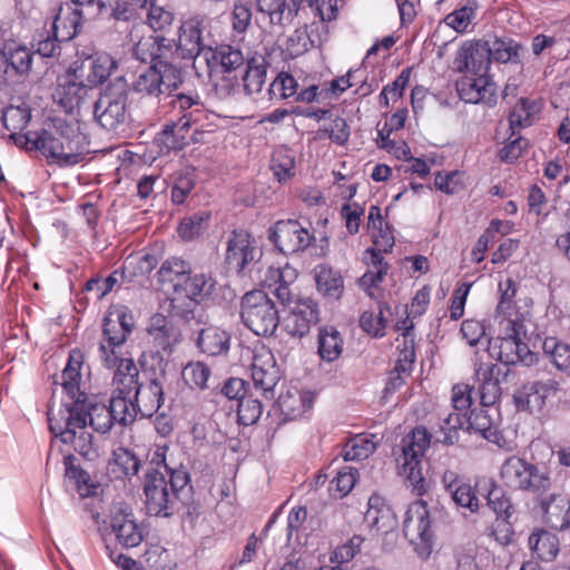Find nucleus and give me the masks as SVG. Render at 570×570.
Returning <instances> with one entry per match:
<instances>
[{
  "mask_svg": "<svg viewBox=\"0 0 570 570\" xmlns=\"http://www.w3.org/2000/svg\"><path fill=\"white\" fill-rule=\"evenodd\" d=\"M214 286V279L205 274H196L194 276L188 274L187 282L178 294V302L180 299L186 301V308L184 311L190 309L193 312V307L196 306L197 302L209 295Z\"/></svg>",
  "mask_w": 570,
  "mask_h": 570,
  "instance_id": "obj_38",
  "label": "nucleus"
},
{
  "mask_svg": "<svg viewBox=\"0 0 570 570\" xmlns=\"http://www.w3.org/2000/svg\"><path fill=\"white\" fill-rule=\"evenodd\" d=\"M531 470L532 463L512 455L503 462L500 476L507 487L524 491L525 484H528L527 478L531 475Z\"/></svg>",
  "mask_w": 570,
  "mask_h": 570,
  "instance_id": "obj_37",
  "label": "nucleus"
},
{
  "mask_svg": "<svg viewBox=\"0 0 570 570\" xmlns=\"http://www.w3.org/2000/svg\"><path fill=\"white\" fill-rule=\"evenodd\" d=\"M460 98L468 104L492 108L498 104V86L489 75H462L455 82Z\"/></svg>",
  "mask_w": 570,
  "mask_h": 570,
  "instance_id": "obj_16",
  "label": "nucleus"
},
{
  "mask_svg": "<svg viewBox=\"0 0 570 570\" xmlns=\"http://www.w3.org/2000/svg\"><path fill=\"white\" fill-rule=\"evenodd\" d=\"M181 375L187 385L204 390L207 387L210 370L203 362H189L183 368Z\"/></svg>",
  "mask_w": 570,
  "mask_h": 570,
  "instance_id": "obj_61",
  "label": "nucleus"
},
{
  "mask_svg": "<svg viewBox=\"0 0 570 570\" xmlns=\"http://www.w3.org/2000/svg\"><path fill=\"white\" fill-rule=\"evenodd\" d=\"M50 432L62 443L72 445L82 458L94 461L99 456L94 434L86 425L85 405L77 401H62L48 410Z\"/></svg>",
  "mask_w": 570,
  "mask_h": 570,
  "instance_id": "obj_2",
  "label": "nucleus"
},
{
  "mask_svg": "<svg viewBox=\"0 0 570 570\" xmlns=\"http://www.w3.org/2000/svg\"><path fill=\"white\" fill-rule=\"evenodd\" d=\"M508 370H504L492 362H480L475 364V380L479 384L481 404L489 406L494 404L501 395V382L505 380Z\"/></svg>",
  "mask_w": 570,
  "mask_h": 570,
  "instance_id": "obj_23",
  "label": "nucleus"
},
{
  "mask_svg": "<svg viewBox=\"0 0 570 570\" xmlns=\"http://www.w3.org/2000/svg\"><path fill=\"white\" fill-rule=\"evenodd\" d=\"M478 8L476 0H462L456 9L444 17L443 21L454 31L463 33L475 19Z\"/></svg>",
  "mask_w": 570,
  "mask_h": 570,
  "instance_id": "obj_47",
  "label": "nucleus"
},
{
  "mask_svg": "<svg viewBox=\"0 0 570 570\" xmlns=\"http://www.w3.org/2000/svg\"><path fill=\"white\" fill-rule=\"evenodd\" d=\"M488 485V505L493 510L499 519H502L508 523L514 513L510 497L507 495L502 489L498 488L493 481L489 480Z\"/></svg>",
  "mask_w": 570,
  "mask_h": 570,
  "instance_id": "obj_51",
  "label": "nucleus"
},
{
  "mask_svg": "<svg viewBox=\"0 0 570 570\" xmlns=\"http://www.w3.org/2000/svg\"><path fill=\"white\" fill-rule=\"evenodd\" d=\"M173 55L171 40L159 36H148L141 38L134 48V56L141 62H160L163 60L169 61L168 58Z\"/></svg>",
  "mask_w": 570,
  "mask_h": 570,
  "instance_id": "obj_31",
  "label": "nucleus"
},
{
  "mask_svg": "<svg viewBox=\"0 0 570 570\" xmlns=\"http://www.w3.org/2000/svg\"><path fill=\"white\" fill-rule=\"evenodd\" d=\"M164 380L163 374L150 379L141 383L132 394L136 410L142 417H150L160 409L164 402Z\"/></svg>",
  "mask_w": 570,
  "mask_h": 570,
  "instance_id": "obj_29",
  "label": "nucleus"
},
{
  "mask_svg": "<svg viewBox=\"0 0 570 570\" xmlns=\"http://www.w3.org/2000/svg\"><path fill=\"white\" fill-rule=\"evenodd\" d=\"M541 509L543 510L548 521L554 527L560 530L570 528L569 499L557 494H550L549 500L543 499L541 501Z\"/></svg>",
  "mask_w": 570,
  "mask_h": 570,
  "instance_id": "obj_40",
  "label": "nucleus"
},
{
  "mask_svg": "<svg viewBox=\"0 0 570 570\" xmlns=\"http://www.w3.org/2000/svg\"><path fill=\"white\" fill-rule=\"evenodd\" d=\"M456 507L468 510L471 514L478 513L480 510V500L475 489L468 482H463L455 488L450 494Z\"/></svg>",
  "mask_w": 570,
  "mask_h": 570,
  "instance_id": "obj_60",
  "label": "nucleus"
},
{
  "mask_svg": "<svg viewBox=\"0 0 570 570\" xmlns=\"http://www.w3.org/2000/svg\"><path fill=\"white\" fill-rule=\"evenodd\" d=\"M297 94V81L288 72H281L268 88L269 100L281 101Z\"/></svg>",
  "mask_w": 570,
  "mask_h": 570,
  "instance_id": "obj_58",
  "label": "nucleus"
},
{
  "mask_svg": "<svg viewBox=\"0 0 570 570\" xmlns=\"http://www.w3.org/2000/svg\"><path fill=\"white\" fill-rule=\"evenodd\" d=\"M320 321L316 302L311 298L297 301L291 314L285 318L283 330L293 337H303L309 333L312 325Z\"/></svg>",
  "mask_w": 570,
  "mask_h": 570,
  "instance_id": "obj_25",
  "label": "nucleus"
},
{
  "mask_svg": "<svg viewBox=\"0 0 570 570\" xmlns=\"http://www.w3.org/2000/svg\"><path fill=\"white\" fill-rule=\"evenodd\" d=\"M367 505L364 519L371 528L387 533L396 527L395 514L381 495H371Z\"/></svg>",
  "mask_w": 570,
  "mask_h": 570,
  "instance_id": "obj_32",
  "label": "nucleus"
},
{
  "mask_svg": "<svg viewBox=\"0 0 570 570\" xmlns=\"http://www.w3.org/2000/svg\"><path fill=\"white\" fill-rule=\"evenodd\" d=\"M303 0H256L257 11L268 16L272 24L291 23L297 16Z\"/></svg>",
  "mask_w": 570,
  "mask_h": 570,
  "instance_id": "obj_33",
  "label": "nucleus"
},
{
  "mask_svg": "<svg viewBox=\"0 0 570 570\" xmlns=\"http://www.w3.org/2000/svg\"><path fill=\"white\" fill-rule=\"evenodd\" d=\"M297 278V271L289 264L284 266H269L262 278L264 287L271 289L275 297L283 304L292 303L294 294L291 286Z\"/></svg>",
  "mask_w": 570,
  "mask_h": 570,
  "instance_id": "obj_27",
  "label": "nucleus"
},
{
  "mask_svg": "<svg viewBox=\"0 0 570 570\" xmlns=\"http://www.w3.org/2000/svg\"><path fill=\"white\" fill-rule=\"evenodd\" d=\"M164 99L167 100L166 104L170 106L173 117L176 119L166 125L159 136V140L167 148L175 147L176 131L190 127H196V130L204 128L205 121L212 116L197 94L186 95L170 91L164 96Z\"/></svg>",
  "mask_w": 570,
  "mask_h": 570,
  "instance_id": "obj_4",
  "label": "nucleus"
},
{
  "mask_svg": "<svg viewBox=\"0 0 570 570\" xmlns=\"http://www.w3.org/2000/svg\"><path fill=\"white\" fill-rule=\"evenodd\" d=\"M132 315L126 308H116L104 317L102 338L99 343V358L107 368H112L120 356V348L132 332Z\"/></svg>",
  "mask_w": 570,
  "mask_h": 570,
  "instance_id": "obj_7",
  "label": "nucleus"
},
{
  "mask_svg": "<svg viewBox=\"0 0 570 570\" xmlns=\"http://www.w3.org/2000/svg\"><path fill=\"white\" fill-rule=\"evenodd\" d=\"M204 50L199 21H185L180 29L178 41L173 55L181 59H195Z\"/></svg>",
  "mask_w": 570,
  "mask_h": 570,
  "instance_id": "obj_30",
  "label": "nucleus"
},
{
  "mask_svg": "<svg viewBox=\"0 0 570 570\" xmlns=\"http://www.w3.org/2000/svg\"><path fill=\"white\" fill-rule=\"evenodd\" d=\"M110 527L117 541L125 548H134L144 539L142 528L137 523L131 510L117 507L111 513Z\"/></svg>",
  "mask_w": 570,
  "mask_h": 570,
  "instance_id": "obj_26",
  "label": "nucleus"
},
{
  "mask_svg": "<svg viewBox=\"0 0 570 570\" xmlns=\"http://www.w3.org/2000/svg\"><path fill=\"white\" fill-rule=\"evenodd\" d=\"M376 449L375 435L358 434L351 439L344 449V460L367 459Z\"/></svg>",
  "mask_w": 570,
  "mask_h": 570,
  "instance_id": "obj_53",
  "label": "nucleus"
},
{
  "mask_svg": "<svg viewBox=\"0 0 570 570\" xmlns=\"http://www.w3.org/2000/svg\"><path fill=\"white\" fill-rule=\"evenodd\" d=\"M147 334L155 353L161 358L164 355H170L181 341L178 327L161 314H155L149 318Z\"/></svg>",
  "mask_w": 570,
  "mask_h": 570,
  "instance_id": "obj_21",
  "label": "nucleus"
},
{
  "mask_svg": "<svg viewBox=\"0 0 570 570\" xmlns=\"http://www.w3.org/2000/svg\"><path fill=\"white\" fill-rule=\"evenodd\" d=\"M561 384L558 380L549 377L531 383L525 387V404L530 412H540L546 406L547 400L557 395Z\"/></svg>",
  "mask_w": 570,
  "mask_h": 570,
  "instance_id": "obj_35",
  "label": "nucleus"
},
{
  "mask_svg": "<svg viewBox=\"0 0 570 570\" xmlns=\"http://www.w3.org/2000/svg\"><path fill=\"white\" fill-rule=\"evenodd\" d=\"M500 325L503 326L505 335L488 340L485 353L505 365L533 364L537 361L535 353L531 352L528 344L519 337L522 324L512 318H503Z\"/></svg>",
  "mask_w": 570,
  "mask_h": 570,
  "instance_id": "obj_6",
  "label": "nucleus"
},
{
  "mask_svg": "<svg viewBox=\"0 0 570 570\" xmlns=\"http://www.w3.org/2000/svg\"><path fill=\"white\" fill-rule=\"evenodd\" d=\"M212 58L216 61L225 72H229L244 63L242 51L229 45H220L215 48Z\"/></svg>",
  "mask_w": 570,
  "mask_h": 570,
  "instance_id": "obj_59",
  "label": "nucleus"
},
{
  "mask_svg": "<svg viewBox=\"0 0 570 570\" xmlns=\"http://www.w3.org/2000/svg\"><path fill=\"white\" fill-rule=\"evenodd\" d=\"M269 239L281 253L289 255L306 249L314 240V236L297 220L288 219L274 225Z\"/></svg>",
  "mask_w": 570,
  "mask_h": 570,
  "instance_id": "obj_17",
  "label": "nucleus"
},
{
  "mask_svg": "<svg viewBox=\"0 0 570 570\" xmlns=\"http://www.w3.org/2000/svg\"><path fill=\"white\" fill-rule=\"evenodd\" d=\"M108 407L115 421L121 425L132 423L138 415L134 396L129 394L112 392Z\"/></svg>",
  "mask_w": 570,
  "mask_h": 570,
  "instance_id": "obj_49",
  "label": "nucleus"
},
{
  "mask_svg": "<svg viewBox=\"0 0 570 570\" xmlns=\"http://www.w3.org/2000/svg\"><path fill=\"white\" fill-rule=\"evenodd\" d=\"M250 375L255 389L261 390L262 396L273 399L281 373L273 352L265 345L255 346L252 351Z\"/></svg>",
  "mask_w": 570,
  "mask_h": 570,
  "instance_id": "obj_14",
  "label": "nucleus"
},
{
  "mask_svg": "<svg viewBox=\"0 0 570 570\" xmlns=\"http://www.w3.org/2000/svg\"><path fill=\"white\" fill-rule=\"evenodd\" d=\"M243 323L258 336H271L279 325L275 303L264 291H252L243 296L240 304Z\"/></svg>",
  "mask_w": 570,
  "mask_h": 570,
  "instance_id": "obj_8",
  "label": "nucleus"
},
{
  "mask_svg": "<svg viewBox=\"0 0 570 570\" xmlns=\"http://www.w3.org/2000/svg\"><path fill=\"white\" fill-rule=\"evenodd\" d=\"M210 214L208 212H198L184 218L178 226V234L185 240H191L199 237L208 227Z\"/></svg>",
  "mask_w": 570,
  "mask_h": 570,
  "instance_id": "obj_57",
  "label": "nucleus"
},
{
  "mask_svg": "<svg viewBox=\"0 0 570 570\" xmlns=\"http://www.w3.org/2000/svg\"><path fill=\"white\" fill-rule=\"evenodd\" d=\"M489 57L491 61L500 63H519L523 48L511 38H495L488 41Z\"/></svg>",
  "mask_w": 570,
  "mask_h": 570,
  "instance_id": "obj_43",
  "label": "nucleus"
},
{
  "mask_svg": "<svg viewBox=\"0 0 570 570\" xmlns=\"http://www.w3.org/2000/svg\"><path fill=\"white\" fill-rule=\"evenodd\" d=\"M430 439L425 428H415L402 440V454L397 458L399 473L416 495H422L425 491L422 458L430 446Z\"/></svg>",
  "mask_w": 570,
  "mask_h": 570,
  "instance_id": "obj_5",
  "label": "nucleus"
},
{
  "mask_svg": "<svg viewBox=\"0 0 570 570\" xmlns=\"http://www.w3.org/2000/svg\"><path fill=\"white\" fill-rule=\"evenodd\" d=\"M317 351L323 361H336L343 352V338L341 333L332 326L320 328Z\"/></svg>",
  "mask_w": 570,
  "mask_h": 570,
  "instance_id": "obj_44",
  "label": "nucleus"
},
{
  "mask_svg": "<svg viewBox=\"0 0 570 570\" xmlns=\"http://www.w3.org/2000/svg\"><path fill=\"white\" fill-rule=\"evenodd\" d=\"M295 151L287 146H278L273 150L271 169L281 184L288 183L296 174Z\"/></svg>",
  "mask_w": 570,
  "mask_h": 570,
  "instance_id": "obj_41",
  "label": "nucleus"
},
{
  "mask_svg": "<svg viewBox=\"0 0 570 570\" xmlns=\"http://www.w3.org/2000/svg\"><path fill=\"white\" fill-rule=\"evenodd\" d=\"M83 354L80 350H72L69 353L68 362L61 373V387L66 393L62 401H79L85 405L86 425L100 433L108 432L116 422L109 407L105 404L92 403L87 394L81 391V368Z\"/></svg>",
  "mask_w": 570,
  "mask_h": 570,
  "instance_id": "obj_3",
  "label": "nucleus"
},
{
  "mask_svg": "<svg viewBox=\"0 0 570 570\" xmlns=\"http://www.w3.org/2000/svg\"><path fill=\"white\" fill-rule=\"evenodd\" d=\"M49 18L52 20V35L58 41L71 40L81 28V10L69 1L56 2L50 8Z\"/></svg>",
  "mask_w": 570,
  "mask_h": 570,
  "instance_id": "obj_22",
  "label": "nucleus"
},
{
  "mask_svg": "<svg viewBox=\"0 0 570 570\" xmlns=\"http://www.w3.org/2000/svg\"><path fill=\"white\" fill-rule=\"evenodd\" d=\"M453 65L454 69L463 75L489 72L491 60L489 57L488 41H464L456 51Z\"/></svg>",
  "mask_w": 570,
  "mask_h": 570,
  "instance_id": "obj_20",
  "label": "nucleus"
},
{
  "mask_svg": "<svg viewBox=\"0 0 570 570\" xmlns=\"http://www.w3.org/2000/svg\"><path fill=\"white\" fill-rule=\"evenodd\" d=\"M542 350L557 370L570 377V344L548 336L542 342Z\"/></svg>",
  "mask_w": 570,
  "mask_h": 570,
  "instance_id": "obj_45",
  "label": "nucleus"
},
{
  "mask_svg": "<svg viewBox=\"0 0 570 570\" xmlns=\"http://www.w3.org/2000/svg\"><path fill=\"white\" fill-rule=\"evenodd\" d=\"M375 248H367L366 255H370V269L360 278V286L374 297L373 288H376L387 274V264L384 263L382 253H386L394 245V236L387 224L372 232Z\"/></svg>",
  "mask_w": 570,
  "mask_h": 570,
  "instance_id": "obj_11",
  "label": "nucleus"
},
{
  "mask_svg": "<svg viewBox=\"0 0 570 570\" xmlns=\"http://www.w3.org/2000/svg\"><path fill=\"white\" fill-rule=\"evenodd\" d=\"M386 314H391L389 308L380 305L379 312L365 311L360 317V326L364 332L374 337H382L385 334L387 324Z\"/></svg>",
  "mask_w": 570,
  "mask_h": 570,
  "instance_id": "obj_56",
  "label": "nucleus"
},
{
  "mask_svg": "<svg viewBox=\"0 0 570 570\" xmlns=\"http://www.w3.org/2000/svg\"><path fill=\"white\" fill-rule=\"evenodd\" d=\"M261 257L253 237L245 230H233L226 242L225 261L229 267L243 273Z\"/></svg>",
  "mask_w": 570,
  "mask_h": 570,
  "instance_id": "obj_18",
  "label": "nucleus"
},
{
  "mask_svg": "<svg viewBox=\"0 0 570 570\" xmlns=\"http://www.w3.org/2000/svg\"><path fill=\"white\" fill-rule=\"evenodd\" d=\"M267 66L262 57L247 61V68L243 77L244 89L248 95L258 94L265 83Z\"/></svg>",
  "mask_w": 570,
  "mask_h": 570,
  "instance_id": "obj_50",
  "label": "nucleus"
},
{
  "mask_svg": "<svg viewBox=\"0 0 570 570\" xmlns=\"http://www.w3.org/2000/svg\"><path fill=\"white\" fill-rule=\"evenodd\" d=\"M146 510L150 515L170 514L176 495L170 491L166 476L158 470H149L145 478Z\"/></svg>",
  "mask_w": 570,
  "mask_h": 570,
  "instance_id": "obj_19",
  "label": "nucleus"
},
{
  "mask_svg": "<svg viewBox=\"0 0 570 570\" xmlns=\"http://www.w3.org/2000/svg\"><path fill=\"white\" fill-rule=\"evenodd\" d=\"M190 273V264L179 257H170L166 259L157 272L161 289L165 293L173 295L170 302L174 313L186 320L189 318V313H191V311H180L178 305V294L187 282L188 274Z\"/></svg>",
  "mask_w": 570,
  "mask_h": 570,
  "instance_id": "obj_15",
  "label": "nucleus"
},
{
  "mask_svg": "<svg viewBox=\"0 0 570 570\" xmlns=\"http://www.w3.org/2000/svg\"><path fill=\"white\" fill-rule=\"evenodd\" d=\"M263 413V405L258 399L252 396L240 397L238 402L237 416L243 425L255 424Z\"/></svg>",
  "mask_w": 570,
  "mask_h": 570,
  "instance_id": "obj_62",
  "label": "nucleus"
},
{
  "mask_svg": "<svg viewBox=\"0 0 570 570\" xmlns=\"http://www.w3.org/2000/svg\"><path fill=\"white\" fill-rule=\"evenodd\" d=\"M114 374V391L119 394L132 395L135 391L141 385L139 382V370L131 358H124L119 356Z\"/></svg>",
  "mask_w": 570,
  "mask_h": 570,
  "instance_id": "obj_36",
  "label": "nucleus"
},
{
  "mask_svg": "<svg viewBox=\"0 0 570 570\" xmlns=\"http://www.w3.org/2000/svg\"><path fill=\"white\" fill-rule=\"evenodd\" d=\"M181 83V72L170 61L154 62L140 71L134 82V90L148 96L165 95Z\"/></svg>",
  "mask_w": 570,
  "mask_h": 570,
  "instance_id": "obj_12",
  "label": "nucleus"
},
{
  "mask_svg": "<svg viewBox=\"0 0 570 570\" xmlns=\"http://www.w3.org/2000/svg\"><path fill=\"white\" fill-rule=\"evenodd\" d=\"M128 86L122 77L110 82L95 102L94 115L98 124L115 130L127 118Z\"/></svg>",
  "mask_w": 570,
  "mask_h": 570,
  "instance_id": "obj_9",
  "label": "nucleus"
},
{
  "mask_svg": "<svg viewBox=\"0 0 570 570\" xmlns=\"http://www.w3.org/2000/svg\"><path fill=\"white\" fill-rule=\"evenodd\" d=\"M397 360L395 371L409 373L415 362L413 324L406 325L402 332V338H396Z\"/></svg>",
  "mask_w": 570,
  "mask_h": 570,
  "instance_id": "obj_46",
  "label": "nucleus"
},
{
  "mask_svg": "<svg viewBox=\"0 0 570 570\" xmlns=\"http://www.w3.org/2000/svg\"><path fill=\"white\" fill-rule=\"evenodd\" d=\"M527 479L528 484H525L524 491L530 492L541 501L543 499L549 500V497L544 498L551 489V480L547 472L540 471L537 465L532 464L531 475Z\"/></svg>",
  "mask_w": 570,
  "mask_h": 570,
  "instance_id": "obj_63",
  "label": "nucleus"
},
{
  "mask_svg": "<svg viewBox=\"0 0 570 570\" xmlns=\"http://www.w3.org/2000/svg\"><path fill=\"white\" fill-rule=\"evenodd\" d=\"M528 543L531 551L546 562L554 560L559 553L560 542L558 537L546 530L531 533Z\"/></svg>",
  "mask_w": 570,
  "mask_h": 570,
  "instance_id": "obj_42",
  "label": "nucleus"
},
{
  "mask_svg": "<svg viewBox=\"0 0 570 570\" xmlns=\"http://www.w3.org/2000/svg\"><path fill=\"white\" fill-rule=\"evenodd\" d=\"M116 68V60L107 53L99 55L90 60L89 72L87 75L90 87L102 83Z\"/></svg>",
  "mask_w": 570,
  "mask_h": 570,
  "instance_id": "obj_55",
  "label": "nucleus"
},
{
  "mask_svg": "<svg viewBox=\"0 0 570 570\" xmlns=\"http://www.w3.org/2000/svg\"><path fill=\"white\" fill-rule=\"evenodd\" d=\"M33 51L26 45L8 41L0 49V77L27 76L32 66Z\"/></svg>",
  "mask_w": 570,
  "mask_h": 570,
  "instance_id": "obj_24",
  "label": "nucleus"
},
{
  "mask_svg": "<svg viewBox=\"0 0 570 570\" xmlns=\"http://www.w3.org/2000/svg\"><path fill=\"white\" fill-rule=\"evenodd\" d=\"M24 140L28 150H38L59 166H73L83 160L89 141L78 121L55 117L43 122L40 130H29L16 138Z\"/></svg>",
  "mask_w": 570,
  "mask_h": 570,
  "instance_id": "obj_1",
  "label": "nucleus"
},
{
  "mask_svg": "<svg viewBox=\"0 0 570 570\" xmlns=\"http://www.w3.org/2000/svg\"><path fill=\"white\" fill-rule=\"evenodd\" d=\"M314 279L317 291L330 298H340L344 291V282L340 272L326 264L314 267Z\"/></svg>",
  "mask_w": 570,
  "mask_h": 570,
  "instance_id": "obj_39",
  "label": "nucleus"
},
{
  "mask_svg": "<svg viewBox=\"0 0 570 570\" xmlns=\"http://www.w3.org/2000/svg\"><path fill=\"white\" fill-rule=\"evenodd\" d=\"M468 430L470 433L480 434L483 439L497 443L499 435L497 428L492 424L487 411L480 410L472 412L469 417L465 416Z\"/></svg>",
  "mask_w": 570,
  "mask_h": 570,
  "instance_id": "obj_54",
  "label": "nucleus"
},
{
  "mask_svg": "<svg viewBox=\"0 0 570 570\" xmlns=\"http://www.w3.org/2000/svg\"><path fill=\"white\" fill-rule=\"evenodd\" d=\"M472 387L468 384H455L452 387L451 402L454 409L442 419L436 441L443 444H454L459 440V430L465 424L466 413L472 405Z\"/></svg>",
  "mask_w": 570,
  "mask_h": 570,
  "instance_id": "obj_13",
  "label": "nucleus"
},
{
  "mask_svg": "<svg viewBox=\"0 0 570 570\" xmlns=\"http://www.w3.org/2000/svg\"><path fill=\"white\" fill-rule=\"evenodd\" d=\"M30 118V111L26 107L11 106L3 111V126L11 132V138L16 141V144L24 146V140L17 141L16 138L21 136L18 134V131L24 129L28 126Z\"/></svg>",
  "mask_w": 570,
  "mask_h": 570,
  "instance_id": "obj_52",
  "label": "nucleus"
},
{
  "mask_svg": "<svg viewBox=\"0 0 570 570\" xmlns=\"http://www.w3.org/2000/svg\"><path fill=\"white\" fill-rule=\"evenodd\" d=\"M364 539L360 535H353L347 542L338 546L331 554L330 561L337 566L350 562L361 550Z\"/></svg>",
  "mask_w": 570,
  "mask_h": 570,
  "instance_id": "obj_64",
  "label": "nucleus"
},
{
  "mask_svg": "<svg viewBox=\"0 0 570 570\" xmlns=\"http://www.w3.org/2000/svg\"><path fill=\"white\" fill-rule=\"evenodd\" d=\"M110 470L118 478L135 476L140 470V460L138 456L126 448H118L112 453Z\"/></svg>",
  "mask_w": 570,
  "mask_h": 570,
  "instance_id": "obj_48",
  "label": "nucleus"
},
{
  "mask_svg": "<svg viewBox=\"0 0 570 570\" xmlns=\"http://www.w3.org/2000/svg\"><path fill=\"white\" fill-rule=\"evenodd\" d=\"M403 532L409 542L422 559L430 556L433 543V531L428 505L424 501L412 502L403 520Z\"/></svg>",
  "mask_w": 570,
  "mask_h": 570,
  "instance_id": "obj_10",
  "label": "nucleus"
},
{
  "mask_svg": "<svg viewBox=\"0 0 570 570\" xmlns=\"http://www.w3.org/2000/svg\"><path fill=\"white\" fill-rule=\"evenodd\" d=\"M90 90L91 87L80 81L75 73H67L59 79L53 97L67 112H72L81 107Z\"/></svg>",
  "mask_w": 570,
  "mask_h": 570,
  "instance_id": "obj_28",
  "label": "nucleus"
},
{
  "mask_svg": "<svg viewBox=\"0 0 570 570\" xmlns=\"http://www.w3.org/2000/svg\"><path fill=\"white\" fill-rule=\"evenodd\" d=\"M196 344L203 353L218 356L229 351L230 335L225 330L210 325L199 331Z\"/></svg>",
  "mask_w": 570,
  "mask_h": 570,
  "instance_id": "obj_34",
  "label": "nucleus"
}]
</instances>
